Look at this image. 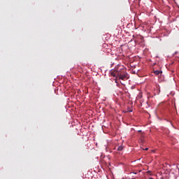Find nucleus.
Returning <instances> with one entry per match:
<instances>
[{
	"mask_svg": "<svg viewBox=\"0 0 179 179\" xmlns=\"http://www.w3.org/2000/svg\"><path fill=\"white\" fill-rule=\"evenodd\" d=\"M138 132H139V133L142 132V130H138Z\"/></svg>",
	"mask_w": 179,
	"mask_h": 179,
	"instance_id": "nucleus-9",
	"label": "nucleus"
},
{
	"mask_svg": "<svg viewBox=\"0 0 179 179\" xmlns=\"http://www.w3.org/2000/svg\"><path fill=\"white\" fill-rule=\"evenodd\" d=\"M119 73H120V70H112L110 71V75L116 78H118Z\"/></svg>",
	"mask_w": 179,
	"mask_h": 179,
	"instance_id": "nucleus-2",
	"label": "nucleus"
},
{
	"mask_svg": "<svg viewBox=\"0 0 179 179\" xmlns=\"http://www.w3.org/2000/svg\"><path fill=\"white\" fill-rule=\"evenodd\" d=\"M117 78L121 80H127L128 79V73H127V70L124 69H120Z\"/></svg>",
	"mask_w": 179,
	"mask_h": 179,
	"instance_id": "nucleus-1",
	"label": "nucleus"
},
{
	"mask_svg": "<svg viewBox=\"0 0 179 179\" xmlns=\"http://www.w3.org/2000/svg\"><path fill=\"white\" fill-rule=\"evenodd\" d=\"M154 73H155V75H162V73H163V71H159V70H156V71H154Z\"/></svg>",
	"mask_w": 179,
	"mask_h": 179,
	"instance_id": "nucleus-3",
	"label": "nucleus"
},
{
	"mask_svg": "<svg viewBox=\"0 0 179 179\" xmlns=\"http://www.w3.org/2000/svg\"><path fill=\"white\" fill-rule=\"evenodd\" d=\"M144 150H149V148H146Z\"/></svg>",
	"mask_w": 179,
	"mask_h": 179,
	"instance_id": "nucleus-8",
	"label": "nucleus"
},
{
	"mask_svg": "<svg viewBox=\"0 0 179 179\" xmlns=\"http://www.w3.org/2000/svg\"><path fill=\"white\" fill-rule=\"evenodd\" d=\"M122 149H124V147H122V145H120L117 148V150H118L119 152H121V150H122Z\"/></svg>",
	"mask_w": 179,
	"mask_h": 179,
	"instance_id": "nucleus-4",
	"label": "nucleus"
},
{
	"mask_svg": "<svg viewBox=\"0 0 179 179\" xmlns=\"http://www.w3.org/2000/svg\"><path fill=\"white\" fill-rule=\"evenodd\" d=\"M147 173H148V174H150V176H152V171H147Z\"/></svg>",
	"mask_w": 179,
	"mask_h": 179,
	"instance_id": "nucleus-5",
	"label": "nucleus"
},
{
	"mask_svg": "<svg viewBox=\"0 0 179 179\" xmlns=\"http://www.w3.org/2000/svg\"><path fill=\"white\" fill-rule=\"evenodd\" d=\"M141 142H142V143H143V142H145V141H143V138H141Z\"/></svg>",
	"mask_w": 179,
	"mask_h": 179,
	"instance_id": "nucleus-7",
	"label": "nucleus"
},
{
	"mask_svg": "<svg viewBox=\"0 0 179 179\" xmlns=\"http://www.w3.org/2000/svg\"><path fill=\"white\" fill-rule=\"evenodd\" d=\"M131 174H138L136 172H131Z\"/></svg>",
	"mask_w": 179,
	"mask_h": 179,
	"instance_id": "nucleus-6",
	"label": "nucleus"
}]
</instances>
